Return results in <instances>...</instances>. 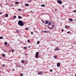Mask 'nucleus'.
Segmentation results:
<instances>
[{
    "instance_id": "f257e3e1",
    "label": "nucleus",
    "mask_w": 76,
    "mask_h": 76,
    "mask_svg": "<svg viewBox=\"0 0 76 76\" xmlns=\"http://www.w3.org/2000/svg\"><path fill=\"white\" fill-rule=\"evenodd\" d=\"M18 24L20 25V26H23L24 25V23L21 20H19L18 22Z\"/></svg>"
},
{
    "instance_id": "f03ea898",
    "label": "nucleus",
    "mask_w": 76,
    "mask_h": 76,
    "mask_svg": "<svg viewBox=\"0 0 76 76\" xmlns=\"http://www.w3.org/2000/svg\"><path fill=\"white\" fill-rule=\"evenodd\" d=\"M39 56V53L38 52H37L36 53V55L35 56V57L36 58H38V56Z\"/></svg>"
},
{
    "instance_id": "7ed1b4c3",
    "label": "nucleus",
    "mask_w": 76,
    "mask_h": 76,
    "mask_svg": "<svg viewBox=\"0 0 76 76\" xmlns=\"http://www.w3.org/2000/svg\"><path fill=\"white\" fill-rule=\"evenodd\" d=\"M57 2L58 3H59V4H62V1H61L57 0Z\"/></svg>"
},
{
    "instance_id": "20e7f679",
    "label": "nucleus",
    "mask_w": 76,
    "mask_h": 76,
    "mask_svg": "<svg viewBox=\"0 0 76 76\" xmlns=\"http://www.w3.org/2000/svg\"><path fill=\"white\" fill-rule=\"evenodd\" d=\"M52 24V22L51 21H50L49 23L48 24V26H49L50 25H51Z\"/></svg>"
},
{
    "instance_id": "39448f33",
    "label": "nucleus",
    "mask_w": 76,
    "mask_h": 76,
    "mask_svg": "<svg viewBox=\"0 0 76 76\" xmlns=\"http://www.w3.org/2000/svg\"><path fill=\"white\" fill-rule=\"evenodd\" d=\"M60 63H58L57 64V67H60Z\"/></svg>"
},
{
    "instance_id": "423d86ee",
    "label": "nucleus",
    "mask_w": 76,
    "mask_h": 76,
    "mask_svg": "<svg viewBox=\"0 0 76 76\" xmlns=\"http://www.w3.org/2000/svg\"><path fill=\"white\" fill-rule=\"evenodd\" d=\"M45 26H47L48 28V29H53V28H50V27H48V26L45 25Z\"/></svg>"
},
{
    "instance_id": "0eeeda50",
    "label": "nucleus",
    "mask_w": 76,
    "mask_h": 76,
    "mask_svg": "<svg viewBox=\"0 0 76 76\" xmlns=\"http://www.w3.org/2000/svg\"><path fill=\"white\" fill-rule=\"evenodd\" d=\"M42 72L41 71L39 72H38V75H42Z\"/></svg>"
},
{
    "instance_id": "6e6552de",
    "label": "nucleus",
    "mask_w": 76,
    "mask_h": 76,
    "mask_svg": "<svg viewBox=\"0 0 76 76\" xmlns=\"http://www.w3.org/2000/svg\"><path fill=\"white\" fill-rule=\"evenodd\" d=\"M25 6H29V4L27 3V4H25Z\"/></svg>"
},
{
    "instance_id": "1a4fd4ad",
    "label": "nucleus",
    "mask_w": 76,
    "mask_h": 76,
    "mask_svg": "<svg viewBox=\"0 0 76 76\" xmlns=\"http://www.w3.org/2000/svg\"><path fill=\"white\" fill-rule=\"evenodd\" d=\"M49 23L48 21L46 20L45 21V23H46V24H48Z\"/></svg>"
},
{
    "instance_id": "9d476101",
    "label": "nucleus",
    "mask_w": 76,
    "mask_h": 76,
    "mask_svg": "<svg viewBox=\"0 0 76 76\" xmlns=\"http://www.w3.org/2000/svg\"><path fill=\"white\" fill-rule=\"evenodd\" d=\"M21 62L22 63H23V64H24V63H25V61H24V60H22L21 61Z\"/></svg>"
},
{
    "instance_id": "9b49d317",
    "label": "nucleus",
    "mask_w": 76,
    "mask_h": 76,
    "mask_svg": "<svg viewBox=\"0 0 76 76\" xmlns=\"http://www.w3.org/2000/svg\"><path fill=\"white\" fill-rule=\"evenodd\" d=\"M59 49L58 48H56V49H55V51H57L58 50H59Z\"/></svg>"
},
{
    "instance_id": "f8f14e48",
    "label": "nucleus",
    "mask_w": 76,
    "mask_h": 76,
    "mask_svg": "<svg viewBox=\"0 0 76 76\" xmlns=\"http://www.w3.org/2000/svg\"><path fill=\"white\" fill-rule=\"evenodd\" d=\"M69 21H70V22H73V20H72V19L71 18L69 19Z\"/></svg>"
},
{
    "instance_id": "ddd939ff",
    "label": "nucleus",
    "mask_w": 76,
    "mask_h": 76,
    "mask_svg": "<svg viewBox=\"0 0 76 76\" xmlns=\"http://www.w3.org/2000/svg\"><path fill=\"white\" fill-rule=\"evenodd\" d=\"M16 32L17 33H18V34H19V30H16Z\"/></svg>"
},
{
    "instance_id": "4468645a",
    "label": "nucleus",
    "mask_w": 76,
    "mask_h": 76,
    "mask_svg": "<svg viewBox=\"0 0 76 76\" xmlns=\"http://www.w3.org/2000/svg\"><path fill=\"white\" fill-rule=\"evenodd\" d=\"M68 27H69V26H65V28H66V29H67Z\"/></svg>"
},
{
    "instance_id": "2eb2a0df",
    "label": "nucleus",
    "mask_w": 76,
    "mask_h": 76,
    "mask_svg": "<svg viewBox=\"0 0 76 76\" xmlns=\"http://www.w3.org/2000/svg\"><path fill=\"white\" fill-rule=\"evenodd\" d=\"M18 18L19 19H21L22 18V17L20 16H18Z\"/></svg>"
},
{
    "instance_id": "dca6fc26",
    "label": "nucleus",
    "mask_w": 76,
    "mask_h": 76,
    "mask_svg": "<svg viewBox=\"0 0 76 76\" xmlns=\"http://www.w3.org/2000/svg\"><path fill=\"white\" fill-rule=\"evenodd\" d=\"M4 44L5 45H7V43L6 42H4Z\"/></svg>"
},
{
    "instance_id": "f3484780",
    "label": "nucleus",
    "mask_w": 76,
    "mask_h": 76,
    "mask_svg": "<svg viewBox=\"0 0 76 76\" xmlns=\"http://www.w3.org/2000/svg\"><path fill=\"white\" fill-rule=\"evenodd\" d=\"M41 6H42V7H45V5L44 4L41 5Z\"/></svg>"
},
{
    "instance_id": "a211bd4d",
    "label": "nucleus",
    "mask_w": 76,
    "mask_h": 76,
    "mask_svg": "<svg viewBox=\"0 0 76 76\" xmlns=\"http://www.w3.org/2000/svg\"><path fill=\"white\" fill-rule=\"evenodd\" d=\"M15 4H18L19 3V2H18V1L15 2Z\"/></svg>"
},
{
    "instance_id": "6ab92c4d",
    "label": "nucleus",
    "mask_w": 76,
    "mask_h": 76,
    "mask_svg": "<svg viewBox=\"0 0 76 76\" xmlns=\"http://www.w3.org/2000/svg\"><path fill=\"white\" fill-rule=\"evenodd\" d=\"M2 56L3 57H5V54H2Z\"/></svg>"
},
{
    "instance_id": "aec40b11",
    "label": "nucleus",
    "mask_w": 76,
    "mask_h": 76,
    "mask_svg": "<svg viewBox=\"0 0 76 76\" xmlns=\"http://www.w3.org/2000/svg\"><path fill=\"white\" fill-rule=\"evenodd\" d=\"M32 1V0H29V1H28V3H30V2H31Z\"/></svg>"
},
{
    "instance_id": "412c9836",
    "label": "nucleus",
    "mask_w": 76,
    "mask_h": 76,
    "mask_svg": "<svg viewBox=\"0 0 76 76\" xmlns=\"http://www.w3.org/2000/svg\"><path fill=\"white\" fill-rule=\"evenodd\" d=\"M16 16L15 15L14 16V19H16Z\"/></svg>"
},
{
    "instance_id": "4be33fe9",
    "label": "nucleus",
    "mask_w": 76,
    "mask_h": 76,
    "mask_svg": "<svg viewBox=\"0 0 76 76\" xmlns=\"http://www.w3.org/2000/svg\"><path fill=\"white\" fill-rule=\"evenodd\" d=\"M11 51H12V53H13L14 52V50H13V49H11Z\"/></svg>"
},
{
    "instance_id": "5701e85b",
    "label": "nucleus",
    "mask_w": 76,
    "mask_h": 76,
    "mask_svg": "<svg viewBox=\"0 0 76 76\" xmlns=\"http://www.w3.org/2000/svg\"><path fill=\"white\" fill-rule=\"evenodd\" d=\"M8 16V15L7 14L5 15V17H6L7 18V17Z\"/></svg>"
},
{
    "instance_id": "b1692460",
    "label": "nucleus",
    "mask_w": 76,
    "mask_h": 76,
    "mask_svg": "<svg viewBox=\"0 0 76 76\" xmlns=\"http://www.w3.org/2000/svg\"><path fill=\"white\" fill-rule=\"evenodd\" d=\"M54 57L55 58H57V56H55Z\"/></svg>"
},
{
    "instance_id": "393cba45",
    "label": "nucleus",
    "mask_w": 76,
    "mask_h": 76,
    "mask_svg": "<svg viewBox=\"0 0 76 76\" xmlns=\"http://www.w3.org/2000/svg\"><path fill=\"white\" fill-rule=\"evenodd\" d=\"M3 37H0V39H3Z\"/></svg>"
},
{
    "instance_id": "a878e982",
    "label": "nucleus",
    "mask_w": 76,
    "mask_h": 76,
    "mask_svg": "<svg viewBox=\"0 0 76 76\" xmlns=\"http://www.w3.org/2000/svg\"><path fill=\"white\" fill-rule=\"evenodd\" d=\"M18 11H20V12L21 11V9H18Z\"/></svg>"
},
{
    "instance_id": "bb28decb",
    "label": "nucleus",
    "mask_w": 76,
    "mask_h": 76,
    "mask_svg": "<svg viewBox=\"0 0 76 76\" xmlns=\"http://www.w3.org/2000/svg\"><path fill=\"white\" fill-rule=\"evenodd\" d=\"M37 44H39V43H40V42L39 41H38V42H37Z\"/></svg>"
},
{
    "instance_id": "cd10ccee",
    "label": "nucleus",
    "mask_w": 76,
    "mask_h": 76,
    "mask_svg": "<svg viewBox=\"0 0 76 76\" xmlns=\"http://www.w3.org/2000/svg\"><path fill=\"white\" fill-rule=\"evenodd\" d=\"M44 32L45 33H48V31H44Z\"/></svg>"
},
{
    "instance_id": "c85d7f7f",
    "label": "nucleus",
    "mask_w": 76,
    "mask_h": 76,
    "mask_svg": "<svg viewBox=\"0 0 76 76\" xmlns=\"http://www.w3.org/2000/svg\"><path fill=\"white\" fill-rule=\"evenodd\" d=\"M23 74H22V73L20 74V76H23Z\"/></svg>"
},
{
    "instance_id": "c756f323",
    "label": "nucleus",
    "mask_w": 76,
    "mask_h": 76,
    "mask_svg": "<svg viewBox=\"0 0 76 76\" xmlns=\"http://www.w3.org/2000/svg\"><path fill=\"white\" fill-rule=\"evenodd\" d=\"M52 28H54V25H52Z\"/></svg>"
},
{
    "instance_id": "7c9ffc66",
    "label": "nucleus",
    "mask_w": 76,
    "mask_h": 76,
    "mask_svg": "<svg viewBox=\"0 0 76 76\" xmlns=\"http://www.w3.org/2000/svg\"><path fill=\"white\" fill-rule=\"evenodd\" d=\"M24 49H27V47H24Z\"/></svg>"
},
{
    "instance_id": "2f4dec72",
    "label": "nucleus",
    "mask_w": 76,
    "mask_h": 76,
    "mask_svg": "<svg viewBox=\"0 0 76 76\" xmlns=\"http://www.w3.org/2000/svg\"><path fill=\"white\" fill-rule=\"evenodd\" d=\"M67 34H70V32L68 31V32H67Z\"/></svg>"
},
{
    "instance_id": "473e14b6",
    "label": "nucleus",
    "mask_w": 76,
    "mask_h": 76,
    "mask_svg": "<svg viewBox=\"0 0 76 76\" xmlns=\"http://www.w3.org/2000/svg\"><path fill=\"white\" fill-rule=\"evenodd\" d=\"M27 41H28V42H29V43H30V41H29V40H28Z\"/></svg>"
},
{
    "instance_id": "72a5a7b5",
    "label": "nucleus",
    "mask_w": 76,
    "mask_h": 76,
    "mask_svg": "<svg viewBox=\"0 0 76 76\" xmlns=\"http://www.w3.org/2000/svg\"><path fill=\"white\" fill-rule=\"evenodd\" d=\"M73 12H76V10H75L73 11Z\"/></svg>"
},
{
    "instance_id": "f704fd0d",
    "label": "nucleus",
    "mask_w": 76,
    "mask_h": 76,
    "mask_svg": "<svg viewBox=\"0 0 76 76\" xmlns=\"http://www.w3.org/2000/svg\"><path fill=\"white\" fill-rule=\"evenodd\" d=\"M25 29H26V30H28L29 29L28 28H26Z\"/></svg>"
},
{
    "instance_id": "c9c22d12",
    "label": "nucleus",
    "mask_w": 76,
    "mask_h": 76,
    "mask_svg": "<svg viewBox=\"0 0 76 76\" xmlns=\"http://www.w3.org/2000/svg\"><path fill=\"white\" fill-rule=\"evenodd\" d=\"M61 31L62 32H63V31H64V29H62L61 30Z\"/></svg>"
},
{
    "instance_id": "e433bc0d",
    "label": "nucleus",
    "mask_w": 76,
    "mask_h": 76,
    "mask_svg": "<svg viewBox=\"0 0 76 76\" xmlns=\"http://www.w3.org/2000/svg\"><path fill=\"white\" fill-rule=\"evenodd\" d=\"M2 66L3 67H4V66H5V65H4V64H3L2 65Z\"/></svg>"
},
{
    "instance_id": "4c0bfd02",
    "label": "nucleus",
    "mask_w": 76,
    "mask_h": 76,
    "mask_svg": "<svg viewBox=\"0 0 76 76\" xmlns=\"http://www.w3.org/2000/svg\"><path fill=\"white\" fill-rule=\"evenodd\" d=\"M16 67H20V66H18V65H16Z\"/></svg>"
},
{
    "instance_id": "58836bf2",
    "label": "nucleus",
    "mask_w": 76,
    "mask_h": 76,
    "mask_svg": "<svg viewBox=\"0 0 76 76\" xmlns=\"http://www.w3.org/2000/svg\"><path fill=\"white\" fill-rule=\"evenodd\" d=\"M53 71V69H51L50 71V72H52Z\"/></svg>"
},
{
    "instance_id": "ea45409f",
    "label": "nucleus",
    "mask_w": 76,
    "mask_h": 76,
    "mask_svg": "<svg viewBox=\"0 0 76 76\" xmlns=\"http://www.w3.org/2000/svg\"><path fill=\"white\" fill-rule=\"evenodd\" d=\"M31 34L32 35V34H33V32H31Z\"/></svg>"
},
{
    "instance_id": "a19ab883",
    "label": "nucleus",
    "mask_w": 76,
    "mask_h": 76,
    "mask_svg": "<svg viewBox=\"0 0 76 76\" xmlns=\"http://www.w3.org/2000/svg\"><path fill=\"white\" fill-rule=\"evenodd\" d=\"M1 14H2V13L0 12V15H1Z\"/></svg>"
},
{
    "instance_id": "79ce46f5",
    "label": "nucleus",
    "mask_w": 76,
    "mask_h": 76,
    "mask_svg": "<svg viewBox=\"0 0 76 76\" xmlns=\"http://www.w3.org/2000/svg\"><path fill=\"white\" fill-rule=\"evenodd\" d=\"M9 52H10H10H11V50H9Z\"/></svg>"
},
{
    "instance_id": "37998d69",
    "label": "nucleus",
    "mask_w": 76,
    "mask_h": 76,
    "mask_svg": "<svg viewBox=\"0 0 76 76\" xmlns=\"http://www.w3.org/2000/svg\"><path fill=\"white\" fill-rule=\"evenodd\" d=\"M0 6H1V4H0Z\"/></svg>"
},
{
    "instance_id": "c03bdc74",
    "label": "nucleus",
    "mask_w": 76,
    "mask_h": 76,
    "mask_svg": "<svg viewBox=\"0 0 76 76\" xmlns=\"http://www.w3.org/2000/svg\"><path fill=\"white\" fill-rule=\"evenodd\" d=\"M42 22L43 23H44V22H43V21L42 20Z\"/></svg>"
},
{
    "instance_id": "a18cd8bd",
    "label": "nucleus",
    "mask_w": 76,
    "mask_h": 76,
    "mask_svg": "<svg viewBox=\"0 0 76 76\" xmlns=\"http://www.w3.org/2000/svg\"><path fill=\"white\" fill-rule=\"evenodd\" d=\"M27 54H25V56H27Z\"/></svg>"
},
{
    "instance_id": "49530a36",
    "label": "nucleus",
    "mask_w": 76,
    "mask_h": 76,
    "mask_svg": "<svg viewBox=\"0 0 76 76\" xmlns=\"http://www.w3.org/2000/svg\"><path fill=\"white\" fill-rule=\"evenodd\" d=\"M13 71H15V69H13Z\"/></svg>"
},
{
    "instance_id": "de8ad7c7",
    "label": "nucleus",
    "mask_w": 76,
    "mask_h": 76,
    "mask_svg": "<svg viewBox=\"0 0 76 76\" xmlns=\"http://www.w3.org/2000/svg\"><path fill=\"white\" fill-rule=\"evenodd\" d=\"M55 11H56V12L57 11V10L56 9L55 10Z\"/></svg>"
},
{
    "instance_id": "09e8293b",
    "label": "nucleus",
    "mask_w": 76,
    "mask_h": 76,
    "mask_svg": "<svg viewBox=\"0 0 76 76\" xmlns=\"http://www.w3.org/2000/svg\"><path fill=\"white\" fill-rule=\"evenodd\" d=\"M62 6H63V7H64V6H63V5H62Z\"/></svg>"
},
{
    "instance_id": "8fccbe9b",
    "label": "nucleus",
    "mask_w": 76,
    "mask_h": 76,
    "mask_svg": "<svg viewBox=\"0 0 76 76\" xmlns=\"http://www.w3.org/2000/svg\"><path fill=\"white\" fill-rule=\"evenodd\" d=\"M1 57H0V59H1Z\"/></svg>"
},
{
    "instance_id": "3c124183",
    "label": "nucleus",
    "mask_w": 76,
    "mask_h": 76,
    "mask_svg": "<svg viewBox=\"0 0 76 76\" xmlns=\"http://www.w3.org/2000/svg\"><path fill=\"white\" fill-rule=\"evenodd\" d=\"M4 52H6V50H4Z\"/></svg>"
},
{
    "instance_id": "603ef678",
    "label": "nucleus",
    "mask_w": 76,
    "mask_h": 76,
    "mask_svg": "<svg viewBox=\"0 0 76 76\" xmlns=\"http://www.w3.org/2000/svg\"><path fill=\"white\" fill-rule=\"evenodd\" d=\"M75 76H76V74L75 75Z\"/></svg>"
},
{
    "instance_id": "864d4df0",
    "label": "nucleus",
    "mask_w": 76,
    "mask_h": 76,
    "mask_svg": "<svg viewBox=\"0 0 76 76\" xmlns=\"http://www.w3.org/2000/svg\"><path fill=\"white\" fill-rule=\"evenodd\" d=\"M29 47H30V46H29V47H28V48H29Z\"/></svg>"
},
{
    "instance_id": "5fc2aeb1",
    "label": "nucleus",
    "mask_w": 76,
    "mask_h": 76,
    "mask_svg": "<svg viewBox=\"0 0 76 76\" xmlns=\"http://www.w3.org/2000/svg\"><path fill=\"white\" fill-rule=\"evenodd\" d=\"M1 72V71H0V73Z\"/></svg>"
},
{
    "instance_id": "6e6d98bb",
    "label": "nucleus",
    "mask_w": 76,
    "mask_h": 76,
    "mask_svg": "<svg viewBox=\"0 0 76 76\" xmlns=\"http://www.w3.org/2000/svg\"><path fill=\"white\" fill-rule=\"evenodd\" d=\"M42 32H43V31H42Z\"/></svg>"
}]
</instances>
